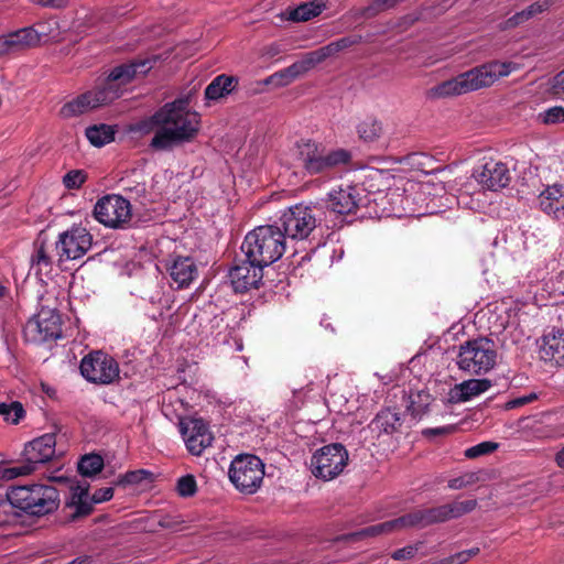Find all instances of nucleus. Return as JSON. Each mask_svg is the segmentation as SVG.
<instances>
[{
  "mask_svg": "<svg viewBox=\"0 0 564 564\" xmlns=\"http://www.w3.org/2000/svg\"><path fill=\"white\" fill-rule=\"evenodd\" d=\"M187 101L178 99L166 104L154 116L158 124L151 148L167 151L175 145L192 141L199 130V116L187 109Z\"/></svg>",
  "mask_w": 564,
  "mask_h": 564,
  "instance_id": "nucleus-1",
  "label": "nucleus"
},
{
  "mask_svg": "<svg viewBox=\"0 0 564 564\" xmlns=\"http://www.w3.org/2000/svg\"><path fill=\"white\" fill-rule=\"evenodd\" d=\"M476 506L477 501L469 499L465 501H454L435 508L415 510L398 519L370 525L361 530L358 534L362 536H377L402 529L445 522L471 512Z\"/></svg>",
  "mask_w": 564,
  "mask_h": 564,
  "instance_id": "nucleus-2",
  "label": "nucleus"
},
{
  "mask_svg": "<svg viewBox=\"0 0 564 564\" xmlns=\"http://www.w3.org/2000/svg\"><path fill=\"white\" fill-rule=\"evenodd\" d=\"M517 69L512 62H490L476 66L429 90L432 98H447L490 87L497 80Z\"/></svg>",
  "mask_w": 564,
  "mask_h": 564,
  "instance_id": "nucleus-3",
  "label": "nucleus"
},
{
  "mask_svg": "<svg viewBox=\"0 0 564 564\" xmlns=\"http://www.w3.org/2000/svg\"><path fill=\"white\" fill-rule=\"evenodd\" d=\"M241 251L252 263L269 267L278 261L285 251V240L280 227L258 226L249 231L241 245Z\"/></svg>",
  "mask_w": 564,
  "mask_h": 564,
  "instance_id": "nucleus-4",
  "label": "nucleus"
},
{
  "mask_svg": "<svg viewBox=\"0 0 564 564\" xmlns=\"http://www.w3.org/2000/svg\"><path fill=\"white\" fill-rule=\"evenodd\" d=\"M299 159L306 174L328 175L351 161V153L346 149L326 150L313 140L297 142Z\"/></svg>",
  "mask_w": 564,
  "mask_h": 564,
  "instance_id": "nucleus-5",
  "label": "nucleus"
},
{
  "mask_svg": "<svg viewBox=\"0 0 564 564\" xmlns=\"http://www.w3.org/2000/svg\"><path fill=\"white\" fill-rule=\"evenodd\" d=\"M8 499L12 507L36 517L54 512L59 506L56 488L40 484L13 487L8 492Z\"/></svg>",
  "mask_w": 564,
  "mask_h": 564,
  "instance_id": "nucleus-6",
  "label": "nucleus"
},
{
  "mask_svg": "<svg viewBox=\"0 0 564 564\" xmlns=\"http://www.w3.org/2000/svg\"><path fill=\"white\" fill-rule=\"evenodd\" d=\"M498 351L494 340L478 337L459 346L456 365L459 370L470 376H482L497 365Z\"/></svg>",
  "mask_w": 564,
  "mask_h": 564,
  "instance_id": "nucleus-7",
  "label": "nucleus"
},
{
  "mask_svg": "<svg viewBox=\"0 0 564 564\" xmlns=\"http://www.w3.org/2000/svg\"><path fill=\"white\" fill-rule=\"evenodd\" d=\"M229 479L242 494H254L261 486L264 477V464L251 454H241L235 457L229 468Z\"/></svg>",
  "mask_w": 564,
  "mask_h": 564,
  "instance_id": "nucleus-8",
  "label": "nucleus"
},
{
  "mask_svg": "<svg viewBox=\"0 0 564 564\" xmlns=\"http://www.w3.org/2000/svg\"><path fill=\"white\" fill-rule=\"evenodd\" d=\"M348 451L339 443H332L317 449L311 458L312 474L325 481L333 480L346 468Z\"/></svg>",
  "mask_w": 564,
  "mask_h": 564,
  "instance_id": "nucleus-9",
  "label": "nucleus"
},
{
  "mask_svg": "<svg viewBox=\"0 0 564 564\" xmlns=\"http://www.w3.org/2000/svg\"><path fill=\"white\" fill-rule=\"evenodd\" d=\"M279 224L284 240L286 238L303 240L316 228L317 218L313 207L297 204L283 212Z\"/></svg>",
  "mask_w": 564,
  "mask_h": 564,
  "instance_id": "nucleus-10",
  "label": "nucleus"
},
{
  "mask_svg": "<svg viewBox=\"0 0 564 564\" xmlns=\"http://www.w3.org/2000/svg\"><path fill=\"white\" fill-rule=\"evenodd\" d=\"M130 202L120 195H106L94 207L96 220L108 228L121 229L131 220Z\"/></svg>",
  "mask_w": 564,
  "mask_h": 564,
  "instance_id": "nucleus-11",
  "label": "nucleus"
},
{
  "mask_svg": "<svg viewBox=\"0 0 564 564\" xmlns=\"http://www.w3.org/2000/svg\"><path fill=\"white\" fill-rule=\"evenodd\" d=\"M24 337L31 343H44L62 336L61 316L55 310L42 307L30 318L23 329Z\"/></svg>",
  "mask_w": 564,
  "mask_h": 564,
  "instance_id": "nucleus-12",
  "label": "nucleus"
},
{
  "mask_svg": "<svg viewBox=\"0 0 564 564\" xmlns=\"http://www.w3.org/2000/svg\"><path fill=\"white\" fill-rule=\"evenodd\" d=\"M79 368L83 377L89 382L110 384L119 378L118 362L99 350L85 356Z\"/></svg>",
  "mask_w": 564,
  "mask_h": 564,
  "instance_id": "nucleus-13",
  "label": "nucleus"
},
{
  "mask_svg": "<svg viewBox=\"0 0 564 564\" xmlns=\"http://www.w3.org/2000/svg\"><path fill=\"white\" fill-rule=\"evenodd\" d=\"M93 245V236L83 226H72L58 235L55 242L58 262L77 260L84 257Z\"/></svg>",
  "mask_w": 564,
  "mask_h": 564,
  "instance_id": "nucleus-14",
  "label": "nucleus"
},
{
  "mask_svg": "<svg viewBox=\"0 0 564 564\" xmlns=\"http://www.w3.org/2000/svg\"><path fill=\"white\" fill-rule=\"evenodd\" d=\"M118 98V94L115 89L100 88L97 86L96 88L88 90L73 100L66 102L61 108V116L63 118H73L84 115L95 108L101 107L104 105L110 104Z\"/></svg>",
  "mask_w": 564,
  "mask_h": 564,
  "instance_id": "nucleus-15",
  "label": "nucleus"
},
{
  "mask_svg": "<svg viewBox=\"0 0 564 564\" xmlns=\"http://www.w3.org/2000/svg\"><path fill=\"white\" fill-rule=\"evenodd\" d=\"M153 59H134L126 64L116 66L109 73L107 79L100 88H112L118 94V98L121 96V86L131 83L138 76L145 75L153 67Z\"/></svg>",
  "mask_w": 564,
  "mask_h": 564,
  "instance_id": "nucleus-16",
  "label": "nucleus"
},
{
  "mask_svg": "<svg viewBox=\"0 0 564 564\" xmlns=\"http://www.w3.org/2000/svg\"><path fill=\"white\" fill-rule=\"evenodd\" d=\"M56 455V435L47 433L34 438L24 446V463L21 467H29L30 474L33 473L39 465L52 460Z\"/></svg>",
  "mask_w": 564,
  "mask_h": 564,
  "instance_id": "nucleus-17",
  "label": "nucleus"
},
{
  "mask_svg": "<svg viewBox=\"0 0 564 564\" xmlns=\"http://www.w3.org/2000/svg\"><path fill=\"white\" fill-rule=\"evenodd\" d=\"M180 431L188 452L199 456L213 443L214 436L202 419H187L180 422Z\"/></svg>",
  "mask_w": 564,
  "mask_h": 564,
  "instance_id": "nucleus-18",
  "label": "nucleus"
},
{
  "mask_svg": "<svg viewBox=\"0 0 564 564\" xmlns=\"http://www.w3.org/2000/svg\"><path fill=\"white\" fill-rule=\"evenodd\" d=\"M361 192L355 185L339 186L328 193L327 208L339 215L355 214L362 200Z\"/></svg>",
  "mask_w": 564,
  "mask_h": 564,
  "instance_id": "nucleus-19",
  "label": "nucleus"
},
{
  "mask_svg": "<svg viewBox=\"0 0 564 564\" xmlns=\"http://www.w3.org/2000/svg\"><path fill=\"white\" fill-rule=\"evenodd\" d=\"M263 269L261 264L252 263L251 259H247L236 264L229 271V278L236 292L243 293L250 289L259 288Z\"/></svg>",
  "mask_w": 564,
  "mask_h": 564,
  "instance_id": "nucleus-20",
  "label": "nucleus"
},
{
  "mask_svg": "<svg viewBox=\"0 0 564 564\" xmlns=\"http://www.w3.org/2000/svg\"><path fill=\"white\" fill-rule=\"evenodd\" d=\"M474 177L484 188L499 191L509 185L510 171L507 165L498 161H489L474 172Z\"/></svg>",
  "mask_w": 564,
  "mask_h": 564,
  "instance_id": "nucleus-21",
  "label": "nucleus"
},
{
  "mask_svg": "<svg viewBox=\"0 0 564 564\" xmlns=\"http://www.w3.org/2000/svg\"><path fill=\"white\" fill-rule=\"evenodd\" d=\"M165 268L176 289L188 288L198 275L196 262L188 256L172 257Z\"/></svg>",
  "mask_w": 564,
  "mask_h": 564,
  "instance_id": "nucleus-22",
  "label": "nucleus"
},
{
  "mask_svg": "<svg viewBox=\"0 0 564 564\" xmlns=\"http://www.w3.org/2000/svg\"><path fill=\"white\" fill-rule=\"evenodd\" d=\"M41 35L33 28H23L0 36V55L19 52L40 43Z\"/></svg>",
  "mask_w": 564,
  "mask_h": 564,
  "instance_id": "nucleus-23",
  "label": "nucleus"
},
{
  "mask_svg": "<svg viewBox=\"0 0 564 564\" xmlns=\"http://www.w3.org/2000/svg\"><path fill=\"white\" fill-rule=\"evenodd\" d=\"M540 209L555 220H564V185L546 186L538 196Z\"/></svg>",
  "mask_w": 564,
  "mask_h": 564,
  "instance_id": "nucleus-24",
  "label": "nucleus"
},
{
  "mask_svg": "<svg viewBox=\"0 0 564 564\" xmlns=\"http://www.w3.org/2000/svg\"><path fill=\"white\" fill-rule=\"evenodd\" d=\"M315 66L316 63L308 52L300 61L267 77L264 84H274L279 87L288 86Z\"/></svg>",
  "mask_w": 564,
  "mask_h": 564,
  "instance_id": "nucleus-25",
  "label": "nucleus"
},
{
  "mask_svg": "<svg viewBox=\"0 0 564 564\" xmlns=\"http://www.w3.org/2000/svg\"><path fill=\"white\" fill-rule=\"evenodd\" d=\"M540 356L555 366H564V330L553 328L542 337Z\"/></svg>",
  "mask_w": 564,
  "mask_h": 564,
  "instance_id": "nucleus-26",
  "label": "nucleus"
},
{
  "mask_svg": "<svg viewBox=\"0 0 564 564\" xmlns=\"http://www.w3.org/2000/svg\"><path fill=\"white\" fill-rule=\"evenodd\" d=\"M490 387L491 381L488 379H468L449 390L448 400L452 403L466 402L486 392Z\"/></svg>",
  "mask_w": 564,
  "mask_h": 564,
  "instance_id": "nucleus-27",
  "label": "nucleus"
},
{
  "mask_svg": "<svg viewBox=\"0 0 564 564\" xmlns=\"http://www.w3.org/2000/svg\"><path fill=\"white\" fill-rule=\"evenodd\" d=\"M238 83L236 76L218 75L205 88V98L214 101L225 98L236 90Z\"/></svg>",
  "mask_w": 564,
  "mask_h": 564,
  "instance_id": "nucleus-28",
  "label": "nucleus"
},
{
  "mask_svg": "<svg viewBox=\"0 0 564 564\" xmlns=\"http://www.w3.org/2000/svg\"><path fill=\"white\" fill-rule=\"evenodd\" d=\"M360 42L361 36L359 35L344 36L338 39L337 41L330 42L329 44L319 47L318 50L312 51L311 54L316 65H318L328 57H332L346 48L357 45Z\"/></svg>",
  "mask_w": 564,
  "mask_h": 564,
  "instance_id": "nucleus-29",
  "label": "nucleus"
},
{
  "mask_svg": "<svg viewBox=\"0 0 564 564\" xmlns=\"http://www.w3.org/2000/svg\"><path fill=\"white\" fill-rule=\"evenodd\" d=\"M401 426V417L399 413L391 409H384L380 411L376 417L371 421L370 427L372 431L379 433L392 434Z\"/></svg>",
  "mask_w": 564,
  "mask_h": 564,
  "instance_id": "nucleus-30",
  "label": "nucleus"
},
{
  "mask_svg": "<svg viewBox=\"0 0 564 564\" xmlns=\"http://www.w3.org/2000/svg\"><path fill=\"white\" fill-rule=\"evenodd\" d=\"M547 8H549V2L546 0L534 2V3L530 4L528 8H525L524 10L517 12L516 14L510 17L508 20H506L501 24V29L507 30V29L516 28V26L520 25L521 23L535 17L536 14L542 13Z\"/></svg>",
  "mask_w": 564,
  "mask_h": 564,
  "instance_id": "nucleus-31",
  "label": "nucleus"
},
{
  "mask_svg": "<svg viewBox=\"0 0 564 564\" xmlns=\"http://www.w3.org/2000/svg\"><path fill=\"white\" fill-rule=\"evenodd\" d=\"M88 141L95 147H104L115 138L112 126L100 123L88 127L85 131Z\"/></svg>",
  "mask_w": 564,
  "mask_h": 564,
  "instance_id": "nucleus-32",
  "label": "nucleus"
},
{
  "mask_svg": "<svg viewBox=\"0 0 564 564\" xmlns=\"http://www.w3.org/2000/svg\"><path fill=\"white\" fill-rule=\"evenodd\" d=\"M324 9L323 4L315 2H307L297 6L295 9L290 11L289 19L294 22L308 21L322 13Z\"/></svg>",
  "mask_w": 564,
  "mask_h": 564,
  "instance_id": "nucleus-33",
  "label": "nucleus"
},
{
  "mask_svg": "<svg viewBox=\"0 0 564 564\" xmlns=\"http://www.w3.org/2000/svg\"><path fill=\"white\" fill-rule=\"evenodd\" d=\"M104 467V459L100 455L89 454L80 458L78 471L80 475L90 477L98 474Z\"/></svg>",
  "mask_w": 564,
  "mask_h": 564,
  "instance_id": "nucleus-34",
  "label": "nucleus"
},
{
  "mask_svg": "<svg viewBox=\"0 0 564 564\" xmlns=\"http://www.w3.org/2000/svg\"><path fill=\"white\" fill-rule=\"evenodd\" d=\"M381 123L372 118H368L364 121H361L357 127V132L366 142H372L377 140L381 134Z\"/></svg>",
  "mask_w": 564,
  "mask_h": 564,
  "instance_id": "nucleus-35",
  "label": "nucleus"
},
{
  "mask_svg": "<svg viewBox=\"0 0 564 564\" xmlns=\"http://www.w3.org/2000/svg\"><path fill=\"white\" fill-rule=\"evenodd\" d=\"M0 415L11 424H18L25 415L22 403L12 401L10 403H0Z\"/></svg>",
  "mask_w": 564,
  "mask_h": 564,
  "instance_id": "nucleus-36",
  "label": "nucleus"
},
{
  "mask_svg": "<svg viewBox=\"0 0 564 564\" xmlns=\"http://www.w3.org/2000/svg\"><path fill=\"white\" fill-rule=\"evenodd\" d=\"M35 250L31 258L32 264L36 265L39 270L48 269L52 265V258L45 246V241L40 237L35 241Z\"/></svg>",
  "mask_w": 564,
  "mask_h": 564,
  "instance_id": "nucleus-37",
  "label": "nucleus"
},
{
  "mask_svg": "<svg viewBox=\"0 0 564 564\" xmlns=\"http://www.w3.org/2000/svg\"><path fill=\"white\" fill-rule=\"evenodd\" d=\"M94 505H96V502H93V496L78 498L77 500H69V502H67V507L74 509V512L72 514L73 519L90 514Z\"/></svg>",
  "mask_w": 564,
  "mask_h": 564,
  "instance_id": "nucleus-38",
  "label": "nucleus"
},
{
  "mask_svg": "<svg viewBox=\"0 0 564 564\" xmlns=\"http://www.w3.org/2000/svg\"><path fill=\"white\" fill-rule=\"evenodd\" d=\"M429 404L430 394L419 392L415 395H411L408 411H410L414 417H421L427 411Z\"/></svg>",
  "mask_w": 564,
  "mask_h": 564,
  "instance_id": "nucleus-39",
  "label": "nucleus"
},
{
  "mask_svg": "<svg viewBox=\"0 0 564 564\" xmlns=\"http://www.w3.org/2000/svg\"><path fill=\"white\" fill-rule=\"evenodd\" d=\"M30 475L29 467L13 466L7 467L3 463L0 462V486L8 480H12L20 476Z\"/></svg>",
  "mask_w": 564,
  "mask_h": 564,
  "instance_id": "nucleus-40",
  "label": "nucleus"
},
{
  "mask_svg": "<svg viewBox=\"0 0 564 564\" xmlns=\"http://www.w3.org/2000/svg\"><path fill=\"white\" fill-rule=\"evenodd\" d=\"M86 178L87 175L83 170H72L63 176V184L67 189H77Z\"/></svg>",
  "mask_w": 564,
  "mask_h": 564,
  "instance_id": "nucleus-41",
  "label": "nucleus"
},
{
  "mask_svg": "<svg viewBox=\"0 0 564 564\" xmlns=\"http://www.w3.org/2000/svg\"><path fill=\"white\" fill-rule=\"evenodd\" d=\"M479 553V547H473L469 550H464L457 552L451 556L442 558L438 564H464L468 562L471 557L476 556Z\"/></svg>",
  "mask_w": 564,
  "mask_h": 564,
  "instance_id": "nucleus-42",
  "label": "nucleus"
},
{
  "mask_svg": "<svg viewBox=\"0 0 564 564\" xmlns=\"http://www.w3.org/2000/svg\"><path fill=\"white\" fill-rule=\"evenodd\" d=\"M177 492L182 497H191L196 492L197 485L194 476L185 475L177 480Z\"/></svg>",
  "mask_w": 564,
  "mask_h": 564,
  "instance_id": "nucleus-43",
  "label": "nucleus"
},
{
  "mask_svg": "<svg viewBox=\"0 0 564 564\" xmlns=\"http://www.w3.org/2000/svg\"><path fill=\"white\" fill-rule=\"evenodd\" d=\"M498 447L497 443L494 442H482L475 446H471L465 451V456L468 458H476L485 454L492 453Z\"/></svg>",
  "mask_w": 564,
  "mask_h": 564,
  "instance_id": "nucleus-44",
  "label": "nucleus"
},
{
  "mask_svg": "<svg viewBox=\"0 0 564 564\" xmlns=\"http://www.w3.org/2000/svg\"><path fill=\"white\" fill-rule=\"evenodd\" d=\"M395 4L394 0H373L364 9V14L368 18L375 17L382 11L393 8Z\"/></svg>",
  "mask_w": 564,
  "mask_h": 564,
  "instance_id": "nucleus-45",
  "label": "nucleus"
},
{
  "mask_svg": "<svg viewBox=\"0 0 564 564\" xmlns=\"http://www.w3.org/2000/svg\"><path fill=\"white\" fill-rule=\"evenodd\" d=\"M542 120L546 124H557L564 122V107L555 106L546 109L542 115Z\"/></svg>",
  "mask_w": 564,
  "mask_h": 564,
  "instance_id": "nucleus-46",
  "label": "nucleus"
},
{
  "mask_svg": "<svg viewBox=\"0 0 564 564\" xmlns=\"http://www.w3.org/2000/svg\"><path fill=\"white\" fill-rule=\"evenodd\" d=\"M150 476H151V473L145 469L132 470V471L126 473L121 477L120 482L127 484V485H135V484H140L141 481L148 479Z\"/></svg>",
  "mask_w": 564,
  "mask_h": 564,
  "instance_id": "nucleus-47",
  "label": "nucleus"
},
{
  "mask_svg": "<svg viewBox=\"0 0 564 564\" xmlns=\"http://www.w3.org/2000/svg\"><path fill=\"white\" fill-rule=\"evenodd\" d=\"M70 500L88 497L89 485L87 482H79L78 480H69Z\"/></svg>",
  "mask_w": 564,
  "mask_h": 564,
  "instance_id": "nucleus-48",
  "label": "nucleus"
},
{
  "mask_svg": "<svg viewBox=\"0 0 564 564\" xmlns=\"http://www.w3.org/2000/svg\"><path fill=\"white\" fill-rule=\"evenodd\" d=\"M538 398H539L538 393L530 392L528 394H524V395H521V397L513 398V399L509 400L506 403V408L509 409V410L517 409V408L523 406L525 404H529V403L538 400Z\"/></svg>",
  "mask_w": 564,
  "mask_h": 564,
  "instance_id": "nucleus-49",
  "label": "nucleus"
},
{
  "mask_svg": "<svg viewBox=\"0 0 564 564\" xmlns=\"http://www.w3.org/2000/svg\"><path fill=\"white\" fill-rule=\"evenodd\" d=\"M454 425H447V426H441V427H432V429H425L422 431V435L432 438L436 436H444L452 434L455 431Z\"/></svg>",
  "mask_w": 564,
  "mask_h": 564,
  "instance_id": "nucleus-50",
  "label": "nucleus"
},
{
  "mask_svg": "<svg viewBox=\"0 0 564 564\" xmlns=\"http://www.w3.org/2000/svg\"><path fill=\"white\" fill-rule=\"evenodd\" d=\"M417 552V547L414 545H408L399 549L392 553V558L395 561L412 558Z\"/></svg>",
  "mask_w": 564,
  "mask_h": 564,
  "instance_id": "nucleus-51",
  "label": "nucleus"
},
{
  "mask_svg": "<svg viewBox=\"0 0 564 564\" xmlns=\"http://www.w3.org/2000/svg\"><path fill=\"white\" fill-rule=\"evenodd\" d=\"M113 497V489L111 487H105L96 490L93 495V502L101 503L110 500Z\"/></svg>",
  "mask_w": 564,
  "mask_h": 564,
  "instance_id": "nucleus-52",
  "label": "nucleus"
},
{
  "mask_svg": "<svg viewBox=\"0 0 564 564\" xmlns=\"http://www.w3.org/2000/svg\"><path fill=\"white\" fill-rule=\"evenodd\" d=\"M551 89L555 95L564 94V69L553 77Z\"/></svg>",
  "mask_w": 564,
  "mask_h": 564,
  "instance_id": "nucleus-53",
  "label": "nucleus"
},
{
  "mask_svg": "<svg viewBox=\"0 0 564 564\" xmlns=\"http://www.w3.org/2000/svg\"><path fill=\"white\" fill-rule=\"evenodd\" d=\"M33 3L42 7L62 8L68 0H31Z\"/></svg>",
  "mask_w": 564,
  "mask_h": 564,
  "instance_id": "nucleus-54",
  "label": "nucleus"
},
{
  "mask_svg": "<svg viewBox=\"0 0 564 564\" xmlns=\"http://www.w3.org/2000/svg\"><path fill=\"white\" fill-rule=\"evenodd\" d=\"M467 484V481H465L463 478H454V479H451L449 482H448V487L451 489H462L463 487H465Z\"/></svg>",
  "mask_w": 564,
  "mask_h": 564,
  "instance_id": "nucleus-55",
  "label": "nucleus"
},
{
  "mask_svg": "<svg viewBox=\"0 0 564 564\" xmlns=\"http://www.w3.org/2000/svg\"><path fill=\"white\" fill-rule=\"evenodd\" d=\"M386 198L391 200L393 204L394 203H402V200H403L402 194L399 193L398 188L392 191L391 193L387 194Z\"/></svg>",
  "mask_w": 564,
  "mask_h": 564,
  "instance_id": "nucleus-56",
  "label": "nucleus"
},
{
  "mask_svg": "<svg viewBox=\"0 0 564 564\" xmlns=\"http://www.w3.org/2000/svg\"><path fill=\"white\" fill-rule=\"evenodd\" d=\"M556 462H557L560 467L564 468V448L561 452L557 453Z\"/></svg>",
  "mask_w": 564,
  "mask_h": 564,
  "instance_id": "nucleus-57",
  "label": "nucleus"
},
{
  "mask_svg": "<svg viewBox=\"0 0 564 564\" xmlns=\"http://www.w3.org/2000/svg\"><path fill=\"white\" fill-rule=\"evenodd\" d=\"M279 52L280 51L276 45H271L267 48V54H269L270 56H273V55L278 54Z\"/></svg>",
  "mask_w": 564,
  "mask_h": 564,
  "instance_id": "nucleus-58",
  "label": "nucleus"
},
{
  "mask_svg": "<svg viewBox=\"0 0 564 564\" xmlns=\"http://www.w3.org/2000/svg\"><path fill=\"white\" fill-rule=\"evenodd\" d=\"M401 212H403V209L399 208V207H394L392 206L390 209H389V215L392 214V215H395V216H401Z\"/></svg>",
  "mask_w": 564,
  "mask_h": 564,
  "instance_id": "nucleus-59",
  "label": "nucleus"
},
{
  "mask_svg": "<svg viewBox=\"0 0 564 564\" xmlns=\"http://www.w3.org/2000/svg\"><path fill=\"white\" fill-rule=\"evenodd\" d=\"M217 327H220L221 324L224 323V319L223 318H219V317H214V319L212 321Z\"/></svg>",
  "mask_w": 564,
  "mask_h": 564,
  "instance_id": "nucleus-60",
  "label": "nucleus"
},
{
  "mask_svg": "<svg viewBox=\"0 0 564 564\" xmlns=\"http://www.w3.org/2000/svg\"><path fill=\"white\" fill-rule=\"evenodd\" d=\"M4 293H6V288L0 282V297H2L4 295Z\"/></svg>",
  "mask_w": 564,
  "mask_h": 564,
  "instance_id": "nucleus-61",
  "label": "nucleus"
},
{
  "mask_svg": "<svg viewBox=\"0 0 564 564\" xmlns=\"http://www.w3.org/2000/svg\"><path fill=\"white\" fill-rule=\"evenodd\" d=\"M54 479H55V480H57V481H64V480H67V478H65V477H63V476H61V477H56V478H54Z\"/></svg>",
  "mask_w": 564,
  "mask_h": 564,
  "instance_id": "nucleus-62",
  "label": "nucleus"
}]
</instances>
